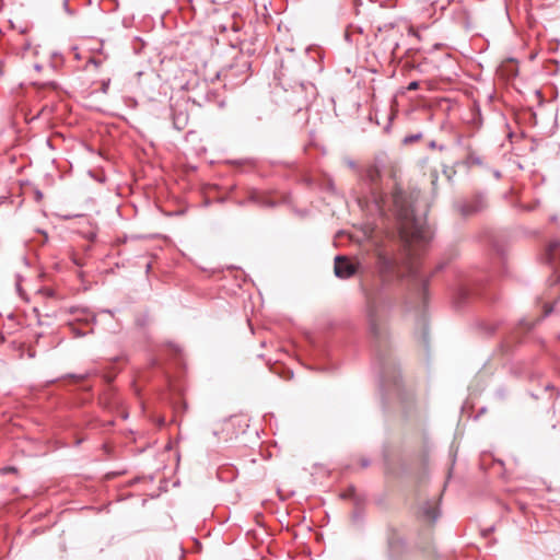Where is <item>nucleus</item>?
<instances>
[{"label": "nucleus", "instance_id": "6e6552de", "mask_svg": "<svg viewBox=\"0 0 560 560\" xmlns=\"http://www.w3.org/2000/svg\"><path fill=\"white\" fill-rule=\"evenodd\" d=\"M482 200L480 198L471 201V202H464L460 205V212L464 215H470L474 214L482 209Z\"/></svg>", "mask_w": 560, "mask_h": 560}, {"label": "nucleus", "instance_id": "f3484780", "mask_svg": "<svg viewBox=\"0 0 560 560\" xmlns=\"http://www.w3.org/2000/svg\"><path fill=\"white\" fill-rule=\"evenodd\" d=\"M551 311H552V310H551L550 307H547V308L545 310V316L549 315V314L551 313Z\"/></svg>", "mask_w": 560, "mask_h": 560}, {"label": "nucleus", "instance_id": "39448f33", "mask_svg": "<svg viewBox=\"0 0 560 560\" xmlns=\"http://www.w3.org/2000/svg\"><path fill=\"white\" fill-rule=\"evenodd\" d=\"M334 270L336 277L340 279H348L358 271V267L355 264L351 262L346 256L339 255L335 257Z\"/></svg>", "mask_w": 560, "mask_h": 560}, {"label": "nucleus", "instance_id": "1a4fd4ad", "mask_svg": "<svg viewBox=\"0 0 560 560\" xmlns=\"http://www.w3.org/2000/svg\"><path fill=\"white\" fill-rule=\"evenodd\" d=\"M465 161H467L469 164H481V158L474 150H471L470 147H467Z\"/></svg>", "mask_w": 560, "mask_h": 560}, {"label": "nucleus", "instance_id": "f03ea898", "mask_svg": "<svg viewBox=\"0 0 560 560\" xmlns=\"http://www.w3.org/2000/svg\"><path fill=\"white\" fill-rule=\"evenodd\" d=\"M376 271L383 287L388 285L395 279L402 276L398 260L384 253L377 254Z\"/></svg>", "mask_w": 560, "mask_h": 560}, {"label": "nucleus", "instance_id": "4468645a", "mask_svg": "<svg viewBox=\"0 0 560 560\" xmlns=\"http://www.w3.org/2000/svg\"><path fill=\"white\" fill-rule=\"evenodd\" d=\"M108 86H109V81H107V82H103L102 91H103L104 93H106V92H107Z\"/></svg>", "mask_w": 560, "mask_h": 560}, {"label": "nucleus", "instance_id": "0eeeda50", "mask_svg": "<svg viewBox=\"0 0 560 560\" xmlns=\"http://www.w3.org/2000/svg\"><path fill=\"white\" fill-rule=\"evenodd\" d=\"M422 516L431 522H435L440 516L439 506L427 502L421 509Z\"/></svg>", "mask_w": 560, "mask_h": 560}, {"label": "nucleus", "instance_id": "9b49d317", "mask_svg": "<svg viewBox=\"0 0 560 560\" xmlns=\"http://www.w3.org/2000/svg\"><path fill=\"white\" fill-rule=\"evenodd\" d=\"M407 272L412 276V277H416L417 275V268L415 267V265L412 262H410L408 266H407Z\"/></svg>", "mask_w": 560, "mask_h": 560}, {"label": "nucleus", "instance_id": "20e7f679", "mask_svg": "<svg viewBox=\"0 0 560 560\" xmlns=\"http://www.w3.org/2000/svg\"><path fill=\"white\" fill-rule=\"evenodd\" d=\"M377 364L380 369V377L382 386H386V383L393 381L397 384V371L395 361L389 355H380L377 358Z\"/></svg>", "mask_w": 560, "mask_h": 560}, {"label": "nucleus", "instance_id": "6ab92c4d", "mask_svg": "<svg viewBox=\"0 0 560 560\" xmlns=\"http://www.w3.org/2000/svg\"><path fill=\"white\" fill-rule=\"evenodd\" d=\"M37 198H42V192L40 191H37Z\"/></svg>", "mask_w": 560, "mask_h": 560}, {"label": "nucleus", "instance_id": "ddd939ff", "mask_svg": "<svg viewBox=\"0 0 560 560\" xmlns=\"http://www.w3.org/2000/svg\"><path fill=\"white\" fill-rule=\"evenodd\" d=\"M418 88H419V82L418 81H412V82H410L408 84L407 90L408 91H416V90H418Z\"/></svg>", "mask_w": 560, "mask_h": 560}, {"label": "nucleus", "instance_id": "9d476101", "mask_svg": "<svg viewBox=\"0 0 560 560\" xmlns=\"http://www.w3.org/2000/svg\"><path fill=\"white\" fill-rule=\"evenodd\" d=\"M422 135L421 133H416V135H410V136H407L405 139H404V143H412V142H416L418 141L419 139H421Z\"/></svg>", "mask_w": 560, "mask_h": 560}, {"label": "nucleus", "instance_id": "a211bd4d", "mask_svg": "<svg viewBox=\"0 0 560 560\" xmlns=\"http://www.w3.org/2000/svg\"><path fill=\"white\" fill-rule=\"evenodd\" d=\"M494 176H495L497 178H499V177H500V172H499V171H495V172H494Z\"/></svg>", "mask_w": 560, "mask_h": 560}, {"label": "nucleus", "instance_id": "423d86ee", "mask_svg": "<svg viewBox=\"0 0 560 560\" xmlns=\"http://www.w3.org/2000/svg\"><path fill=\"white\" fill-rule=\"evenodd\" d=\"M381 178V168L377 165H370L363 175V180L371 186L376 185Z\"/></svg>", "mask_w": 560, "mask_h": 560}, {"label": "nucleus", "instance_id": "aec40b11", "mask_svg": "<svg viewBox=\"0 0 560 560\" xmlns=\"http://www.w3.org/2000/svg\"><path fill=\"white\" fill-rule=\"evenodd\" d=\"M559 338H560V336H559Z\"/></svg>", "mask_w": 560, "mask_h": 560}, {"label": "nucleus", "instance_id": "2eb2a0df", "mask_svg": "<svg viewBox=\"0 0 560 560\" xmlns=\"http://www.w3.org/2000/svg\"><path fill=\"white\" fill-rule=\"evenodd\" d=\"M347 165H348L350 168H355V167H357L355 163H354L352 160H348V161H347Z\"/></svg>", "mask_w": 560, "mask_h": 560}, {"label": "nucleus", "instance_id": "dca6fc26", "mask_svg": "<svg viewBox=\"0 0 560 560\" xmlns=\"http://www.w3.org/2000/svg\"><path fill=\"white\" fill-rule=\"evenodd\" d=\"M362 467H368L370 465V462L368 459L362 460Z\"/></svg>", "mask_w": 560, "mask_h": 560}, {"label": "nucleus", "instance_id": "f257e3e1", "mask_svg": "<svg viewBox=\"0 0 560 560\" xmlns=\"http://www.w3.org/2000/svg\"><path fill=\"white\" fill-rule=\"evenodd\" d=\"M394 205L398 211L399 217L405 221L404 233L407 243V250H412L411 246L425 245L431 240L429 228L423 221L413 218L412 205L406 200V196L401 190H398L393 196Z\"/></svg>", "mask_w": 560, "mask_h": 560}, {"label": "nucleus", "instance_id": "f8f14e48", "mask_svg": "<svg viewBox=\"0 0 560 560\" xmlns=\"http://www.w3.org/2000/svg\"><path fill=\"white\" fill-rule=\"evenodd\" d=\"M557 246H558V244H557V243H555V244H551V245L549 246V248H548V256H549V257H548V259H549V261H550V262H551V261H552V259H553L552 255H553V250L556 249V247H557Z\"/></svg>", "mask_w": 560, "mask_h": 560}, {"label": "nucleus", "instance_id": "7ed1b4c3", "mask_svg": "<svg viewBox=\"0 0 560 560\" xmlns=\"http://www.w3.org/2000/svg\"><path fill=\"white\" fill-rule=\"evenodd\" d=\"M376 298L373 292L366 293L368 301V319L371 335L376 339H382L386 334L385 325L377 314Z\"/></svg>", "mask_w": 560, "mask_h": 560}]
</instances>
